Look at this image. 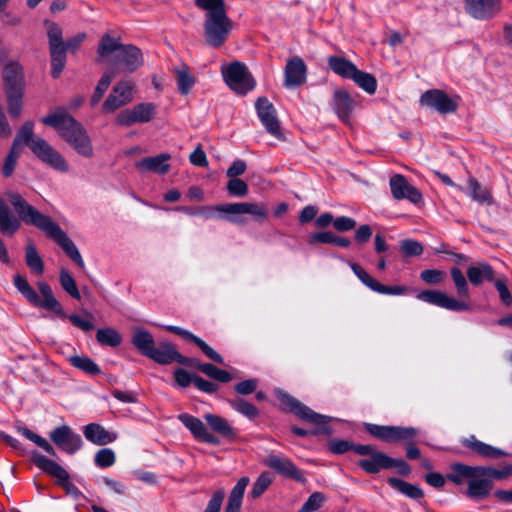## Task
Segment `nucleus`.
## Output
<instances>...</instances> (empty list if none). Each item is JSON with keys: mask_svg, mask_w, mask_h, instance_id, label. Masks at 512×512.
<instances>
[{"mask_svg": "<svg viewBox=\"0 0 512 512\" xmlns=\"http://www.w3.org/2000/svg\"><path fill=\"white\" fill-rule=\"evenodd\" d=\"M501 0H465V10L474 19L487 20L501 10Z\"/></svg>", "mask_w": 512, "mask_h": 512, "instance_id": "nucleus-19", "label": "nucleus"}, {"mask_svg": "<svg viewBox=\"0 0 512 512\" xmlns=\"http://www.w3.org/2000/svg\"><path fill=\"white\" fill-rule=\"evenodd\" d=\"M230 405L233 409L246 417L253 418L258 415L257 408L241 398L231 400Z\"/></svg>", "mask_w": 512, "mask_h": 512, "instance_id": "nucleus-53", "label": "nucleus"}, {"mask_svg": "<svg viewBox=\"0 0 512 512\" xmlns=\"http://www.w3.org/2000/svg\"><path fill=\"white\" fill-rule=\"evenodd\" d=\"M84 436L88 441L100 446L112 443L117 439L116 433L110 432L96 423L85 426Z\"/></svg>", "mask_w": 512, "mask_h": 512, "instance_id": "nucleus-29", "label": "nucleus"}, {"mask_svg": "<svg viewBox=\"0 0 512 512\" xmlns=\"http://www.w3.org/2000/svg\"><path fill=\"white\" fill-rule=\"evenodd\" d=\"M225 497L224 490L216 491L209 500L204 512H220Z\"/></svg>", "mask_w": 512, "mask_h": 512, "instance_id": "nucleus-62", "label": "nucleus"}, {"mask_svg": "<svg viewBox=\"0 0 512 512\" xmlns=\"http://www.w3.org/2000/svg\"><path fill=\"white\" fill-rule=\"evenodd\" d=\"M17 430L25 438L32 441L37 446L41 447L48 454H50L51 456H56V452H55L54 448L52 447V445L50 443H48V441L46 439H44L43 437L39 436L38 434H35L34 432H32L30 429H28L26 427H18Z\"/></svg>", "mask_w": 512, "mask_h": 512, "instance_id": "nucleus-47", "label": "nucleus"}, {"mask_svg": "<svg viewBox=\"0 0 512 512\" xmlns=\"http://www.w3.org/2000/svg\"><path fill=\"white\" fill-rule=\"evenodd\" d=\"M135 93L136 85L133 80L123 79L119 81L103 103L104 112L112 113L127 105L134 99Z\"/></svg>", "mask_w": 512, "mask_h": 512, "instance_id": "nucleus-10", "label": "nucleus"}, {"mask_svg": "<svg viewBox=\"0 0 512 512\" xmlns=\"http://www.w3.org/2000/svg\"><path fill=\"white\" fill-rule=\"evenodd\" d=\"M309 242L311 244L316 243V242L332 243V244H335V245L341 246V247H348L350 245L349 239L344 238V237H338L330 231L319 232V233L313 234L310 237Z\"/></svg>", "mask_w": 512, "mask_h": 512, "instance_id": "nucleus-45", "label": "nucleus"}, {"mask_svg": "<svg viewBox=\"0 0 512 512\" xmlns=\"http://www.w3.org/2000/svg\"><path fill=\"white\" fill-rule=\"evenodd\" d=\"M33 154L50 168L66 173L69 171V165L63 155L50 145L45 139L37 138L32 143Z\"/></svg>", "mask_w": 512, "mask_h": 512, "instance_id": "nucleus-9", "label": "nucleus"}, {"mask_svg": "<svg viewBox=\"0 0 512 512\" xmlns=\"http://www.w3.org/2000/svg\"><path fill=\"white\" fill-rule=\"evenodd\" d=\"M23 92L24 91L5 92L7 96L8 112L11 117L17 118L21 115L23 108Z\"/></svg>", "mask_w": 512, "mask_h": 512, "instance_id": "nucleus-48", "label": "nucleus"}, {"mask_svg": "<svg viewBox=\"0 0 512 512\" xmlns=\"http://www.w3.org/2000/svg\"><path fill=\"white\" fill-rule=\"evenodd\" d=\"M174 74L179 91L183 95H187L195 84V79L190 73V69L186 64L174 68Z\"/></svg>", "mask_w": 512, "mask_h": 512, "instance_id": "nucleus-37", "label": "nucleus"}, {"mask_svg": "<svg viewBox=\"0 0 512 512\" xmlns=\"http://www.w3.org/2000/svg\"><path fill=\"white\" fill-rule=\"evenodd\" d=\"M179 336L183 337L186 340L194 342L204 353L205 355L213 360L216 363L223 364L222 356L216 352L212 347H210L207 343H205L201 338L195 336L190 331L181 329Z\"/></svg>", "mask_w": 512, "mask_h": 512, "instance_id": "nucleus-38", "label": "nucleus"}, {"mask_svg": "<svg viewBox=\"0 0 512 512\" xmlns=\"http://www.w3.org/2000/svg\"><path fill=\"white\" fill-rule=\"evenodd\" d=\"M249 214L255 221H263L268 216L267 207L262 203L238 202L221 204V219L233 224H244V215Z\"/></svg>", "mask_w": 512, "mask_h": 512, "instance_id": "nucleus-7", "label": "nucleus"}, {"mask_svg": "<svg viewBox=\"0 0 512 512\" xmlns=\"http://www.w3.org/2000/svg\"><path fill=\"white\" fill-rule=\"evenodd\" d=\"M42 123L53 127L58 135L80 156L91 158L94 149L91 138L83 127L71 115L64 111H57L42 118Z\"/></svg>", "mask_w": 512, "mask_h": 512, "instance_id": "nucleus-5", "label": "nucleus"}, {"mask_svg": "<svg viewBox=\"0 0 512 512\" xmlns=\"http://www.w3.org/2000/svg\"><path fill=\"white\" fill-rule=\"evenodd\" d=\"M115 460V453L109 448L100 449L94 458L95 464L102 468L112 466L115 463Z\"/></svg>", "mask_w": 512, "mask_h": 512, "instance_id": "nucleus-56", "label": "nucleus"}, {"mask_svg": "<svg viewBox=\"0 0 512 512\" xmlns=\"http://www.w3.org/2000/svg\"><path fill=\"white\" fill-rule=\"evenodd\" d=\"M461 442L464 446L470 448L473 452L482 457L498 459L507 455L504 450L486 444L478 440L474 435H471L468 438H464Z\"/></svg>", "mask_w": 512, "mask_h": 512, "instance_id": "nucleus-27", "label": "nucleus"}, {"mask_svg": "<svg viewBox=\"0 0 512 512\" xmlns=\"http://www.w3.org/2000/svg\"><path fill=\"white\" fill-rule=\"evenodd\" d=\"M306 80V65L304 61L295 57L288 60L285 67V81L286 87H297L303 84Z\"/></svg>", "mask_w": 512, "mask_h": 512, "instance_id": "nucleus-24", "label": "nucleus"}, {"mask_svg": "<svg viewBox=\"0 0 512 512\" xmlns=\"http://www.w3.org/2000/svg\"><path fill=\"white\" fill-rule=\"evenodd\" d=\"M450 275L455 285L457 294L460 297H469L468 283L462 271L457 267H453L450 270Z\"/></svg>", "mask_w": 512, "mask_h": 512, "instance_id": "nucleus-50", "label": "nucleus"}, {"mask_svg": "<svg viewBox=\"0 0 512 512\" xmlns=\"http://www.w3.org/2000/svg\"><path fill=\"white\" fill-rule=\"evenodd\" d=\"M197 214L205 219H221V204L199 207L197 208Z\"/></svg>", "mask_w": 512, "mask_h": 512, "instance_id": "nucleus-63", "label": "nucleus"}, {"mask_svg": "<svg viewBox=\"0 0 512 512\" xmlns=\"http://www.w3.org/2000/svg\"><path fill=\"white\" fill-rule=\"evenodd\" d=\"M325 495L321 492L312 493L298 512H314L319 510L324 501Z\"/></svg>", "mask_w": 512, "mask_h": 512, "instance_id": "nucleus-54", "label": "nucleus"}, {"mask_svg": "<svg viewBox=\"0 0 512 512\" xmlns=\"http://www.w3.org/2000/svg\"><path fill=\"white\" fill-rule=\"evenodd\" d=\"M11 205L18 213L19 218L11 215L9 207L0 198V232L6 236H13L21 226V220L33 225L53 239L79 267L84 268L83 258L68 235L49 216L42 214L18 193L8 196Z\"/></svg>", "mask_w": 512, "mask_h": 512, "instance_id": "nucleus-1", "label": "nucleus"}, {"mask_svg": "<svg viewBox=\"0 0 512 512\" xmlns=\"http://www.w3.org/2000/svg\"><path fill=\"white\" fill-rule=\"evenodd\" d=\"M25 262L28 268L36 275H42L44 272V262L39 255L35 245L29 242L25 248Z\"/></svg>", "mask_w": 512, "mask_h": 512, "instance_id": "nucleus-39", "label": "nucleus"}, {"mask_svg": "<svg viewBox=\"0 0 512 512\" xmlns=\"http://www.w3.org/2000/svg\"><path fill=\"white\" fill-rule=\"evenodd\" d=\"M155 114L156 105L151 102H143L122 110L116 116L115 122L120 126L129 127L137 123H147L154 118Z\"/></svg>", "mask_w": 512, "mask_h": 512, "instance_id": "nucleus-11", "label": "nucleus"}, {"mask_svg": "<svg viewBox=\"0 0 512 512\" xmlns=\"http://www.w3.org/2000/svg\"><path fill=\"white\" fill-rule=\"evenodd\" d=\"M249 482L250 479L246 476L238 480L230 492L225 512H240L244 492Z\"/></svg>", "mask_w": 512, "mask_h": 512, "instance_id": "nucleus-33", "label": "nucleus"}, {"mask_svg": "<svg viewBox=\"0 0 512 512\" xmlns=\"http://www.w3.org/2000/svg\"><path fill=\"white\" fill-rule=\"evenodd\" d=\"M421 103L443 114L454 112L457 107V104L440 90L425 92L421 96Z\"/></svg>", "mask_w": 512, "mask_h": 512, "instance_id": "nucleus-22", "label": "nucleus"}, {"mask_svg": "<svg viewBox=\"0 0 512 512\" xmlns=\"http://www.w3.org/2000/svg\"><path fill=\"white\" fill-rule=\"evenodd\" d=\"M197 7L205 11L204 36L213 48L222 46L228 39L233 22L226 12L224 0H194Z\"/></svg>", "mask_w": 512, "mask_h": 512, "instance_id": "nucleus-6", "label": "nucleus"}, {"mask_svg": "<svg viewBox=\"0 0 512 512\" xmlns=\"http://www.w3.org/2000/svg\"><path fill=\"white\" fill-rule=\"evenodd\" d=\"M417 298L429 304L451 310L465 311L469 309V305L463 301L450 297L442 291L426 290L418 294Z\"/></svg>", "mask_w": 512, "mask_h": 512, "instance_id": "nucleus-16", "label": "nucleus"}, {"mask_svg": "<svg viewBox=\"0 0 512 512\" xmlns=\"http://www.w3.org/2000/svg\"><path fill=\"white\" fill-rule=\"evenodd\" d=\"M466 274L470 283L475 286L481 285L484 279L493 281L495 276L492 266L484 261L468 267Z\"/></svg>", "mask_w": 512, "mask_h": 512, "instance_id": "nucleus-31", "label": "nucleus"}, {"mask_svg": "<svg viewBox=\"0 0 512 512\" xmlns=\"http://www.w3.org/2000/svg\"><path fill=\"white\" fill-rule=\"evenodd\" d=\"M205 420L207 421V423L209 424L213 431L219 433L223 437L227 439H233L235 437V432L233 428L224 418L214 414H207L205 415Z\"/></svg>", "mask_w": 512, "mask_h": 512, "instance_id": "nucleus-40", "label": "nucleus"}, {"mask_svg": "<svg viewBox=\"0 0 512 512\" xmlns=\"http://www.w3.org/2000/svg\"><path fill=\"white\" fill-rule=\"evenodd\" d=\"M132 343L146 357H148L155 346L153 336L147 330L141 328H136L134 330Z\"/></svg>", "mask_w": 512, "mask_h": 512, "instance_id": "nucleus-34", "label": "nucleus"}, {"mask_svg": "<svg viewBox=\"0 0 512 512\" xmlns=\"http://www.w3.org/2000/svg\"><path fill=\"white\" fill-rule=\"evenodd\" d=\"M148 358L159 364H170L172 362H178L183 365L192 364V359L183 357L175 350L174 346L168 342H161L157 347L154 346Z\"/></svg>", "mask_w": 512, "mask_h": 512, "instance_id": "nucleus-21", "label": "nucleus"}, {"mask_svg": "<svg viewBox=\"0 0 512 512\" xmlns=\"http://www.w3.org/2000/svg\"><path fill=\"white\" fill-rule=\"evenodd\" d=\"M50 439L56 446L68 454H74L82 445L81 437L74 433L67 425L55 428L50 433Z\"/></svg>", "mask_w": 512, "mask_h": 512, "instance_id": "nucleus-17", "label": "nucleus"}, {"mask_svg": "<svg viewBox=\"0 0 512 512\" xmlns=\"http://www.w3.org/2000/svg\"><path fill=\"white\" fill-rule=\"evenodd\" d=\"M388 483L409 498L419 499L423 496V491L419 486L413 485L401 479L391 477L388 479Z\"/></svg>", "mask_w": 512, "mask_h": 512, "instance_id": "nucleus-41", "label": "nucleus"}, {"mask_svg": "<svg viewBox=\"0 0 512 512\" xmlns=\"http://www.w3.org/2000/svg\"><path fill=\"white\" fill-rule=\"evenodd\" d=\"M467 184V189H464L461 186H459L458 189L466 193L469 197H471L474 201L478 202L479 204H492V196L490 191L487 188L481 186L477 179L469 177Z\"/></svg>", "mask_w": 512, "mask_h": 512, "instance_id": "nucleus-32", "label": "nucleus"}, {"mask_svg": "<svg viewBox=\"0 0 512 512\" xmlns=\"http://www.w3.org/2000/svg\"><path fill=\"white\" fill-rule=\"evenodd\" d=\"M96 339L101 345L117 347L121 344L122 338L117 330L107 327L98 329Z\"/></svg>", "mask_w": 512, "mask_h": 512, "instance_id": "nucleus-44", "label": "nucleus"}, {"mask_svg": "<svg viewBox=\"0 0 512 512\" xmlns=\"http://www.w3.org/2000/svg\"><path fill=\"white\" fill-rule=\"evenodd\" d=\"M355 102L345 90H336L334 93V110L338 117L347 122L354 109Z\"/></svg>", "mask_w": 512, "mask_h": 512, "instance_id": "nucleus-30", "label": "nucleus"}, {"mask_svg": "<svg viewBox=\"0 0 512 512\" xmlns=\"http://www.w3.org/2000/svg\"><path fill=\"white\" fill-rule=\"evenodd\" d=\"M96 63L111 64L118 71L132 73L144 64L142 51L132 44H121L118 39L104 34L97 48Z\"/></svg>", "mask_w": 512, "mask_h": 512, "instance_id": "nucleus-4", "label": "nucleus"}, {"mask_svg": "<svg viewBox=\"0 0 512 512\" xmlns=\"http://www.w3.org/2000/svg\"><path fill=\"white\" fill-rule=\"evenodd\" d=\"M420 278L427 284H439L446 278V273L437 269H426L420 274Z\"/></svg>", "mask_w": 512, "mask_h": 512, "instance_id": "nucleus-59", "label": "nucleus"}, {"mask_svg": "<svg viewBox=\"0 0 512 512\" xmlns=\"http://www.w3.org/2000/svg\"><path fill=\"white\" fill-rule=\"evenodd\" d=\"M392 196L396 200L407 199L413 204H418L422 200L420 191L411 185L401 174H395L389 181Z\"/></svg>", "mask_w": 512, "mask_h": 512, "instance_id": "nucleus-18", "label": "nucleus"}, {"mask_svg": "<svg viewBox=\"0 0 512 512\" xmlns=\"http://www.w3.org/2000/svg\"><path fill=\"white\" fill-rule=\"evenodd\" d=\"M20 155H21V147L12 145L8 155L5 158L4 164H3L2 172H3L4 176L9 177L12 175V173L15 169L17 160L20 157Z\"/></svg>", "mask_w": 512, "mask_h": 512, "instance_id": "nucleus-52", "label": "nucleus"}, {"mask_svg": "<svg viewBox=\"0 0 512 512\" xmlns=\"http://www.w3.org/2000/svg\"><path fill=\"white\" fill-rule=\"evenodd\" d=\"M60 284L62 288L73 298L79 300L81 298L80 292L77 288L76 282L71 274L66 269L60 271Z\"/></svg>", "mask_w": 512, "mask_h": 512, "instance_id": "nucleus-51", "label": "nucleus"}, {"mask_svg": "<svg viewBox=\"0 0 512 512\" xmlns=\"http://www.w3.org/2000/svg\"><path fill=\"white\" fill-rule=\"evenodd\" d=\"M32 461L42 471L55 478L56 482L63 486L69 493L74 492L76 488L69 482L68 472L58 463L36 452L32 454Z\"/></svg>", "mask_w": 512, "mask_h": 512, "instance_id": "nucleus-15", "label": "nucleus"}, {"mask_svg": "<svg viewBox=\"0 0 512 512\" xmlns=\"http://www.w3.org/2000/svg\"><path fill=\"white\" fill-rule=\"evenodd\" d=\"M350 267L365 286L377 293L385 295H404L407 292V288L404 286H386L381 284L356 263L350 264Z\"/></svg>", "mask_w": 512, "mask_h": 512, "instance_id": "nucleus-20", "label": "nucleus"}, {"mask_svg": "<svg viewBox=\"0 0 512 512\" xmlns=\"http://www.w3.org/2000/svg\"><path fill=\"white\" fill-rule=\"evenodd\" d=\"M395 459L386 454L374 451L369 458L361 459L358 465L367 473H378L383 468H392Z\"/></svg>", "mask_w": 512, "mask_h": 512, "instance_id": "nucleus-28", "label": "nucleus"}, {"mask_svg": "<svg viewBox=\"0 0 512 512\" xmlns=\"http://www.w3.org/2000/svg\"><path fill=\"white\" fill-rule=\"evenodd\" d=\"M51 58V75L58 78L66 65V47L65 45L49 47Z\"/></svg>", "mask_w": 512, "mask_h": 512, "instance_id": "nucleus-36", "label": "nucleus"}, {"mask_svg": "<svg viewBox=\"0 0 512 512\" xmlns=\"http://www.w3.org/2000/svg\"><path fill=\"white\" fill-rule=\"evenodd\" d=\"M222 75L230 89L238 94H246L255 87V81L247 67L238 61L222 68Z\"/></svg>", "mask_w": 512, "mask_h": 512, "instance_id": "nucleus-8", "label": "nucleus"}, {"mask_svg": "<svg viewBox=\"0 0 512 512\" xmlns=\"http://www.w3.org/2000/svg\"><path fill=\"white\" fill-rule=\"evenodd\" d=\"M495 287L499 292V296L503 304L509 306L512 304V295L506 285V281L504 279H498L495 282Z\"/></svg>", "mask_w": 512, "mask_h": 512, "instance_id": "nucleus-64", "label": "nucleus"}, {"mask_svg": "<svg viewBox=\"0 0 512 512\" xmlns=\"http://www.w3.org/2000/svg\"><path fill=\"white\" fill-rule=\"evenodd\" d=\"M255 108L257 116L265 127L266 131L278 140H284L280 127V121L274 105L265 97L256 100Z\"/></svg>", "mask_w": 512, "mask_h": 512, "instance_id": "nucleus-12", "label": "nucleus"}, {"mask_svg": "<svg viewBox=\"0 0 512 512\" xmlns=\"http://www.w3.org/2000/svg\"><path fill=\"white\" fill-rule=\"evenodd\" d=\"M367 431L376 438L385 442H394V426H380L376 424H366Z\"/></svg>", "mask_w": 512, "mask_h": 512, "instance_id": "nucleus-49", "label": "nucleus"}, {"mask_svg": "<svg viewBox=\"0 0 512 512\" xmlns=\"http://www.w3.org/2000/svg\"><path fill=\"white\" fill-rule=\"evenodd\" d=\"M13 284L17 291L34 307L42 308L48 311H52L61 317H67L62 305L56 299L53 291L49 284L45 281L37 282V289L39 293L29 284L27 279L21 274H16L13 277ZM84 314L88 317L84 319L77 314H71L68 319L77 328L84 332H89L94 328L92 322V314L88 311H84Z\"/></svg>", "mask_w": 512, "mask_h": 512, "instance_id": "nucleus-3", "label": "nucleus"}, {"mask_svg": "<svg viewBox=\"0 0 512 512\" xmlns=\"http://www.w3.org/2000/svg\"><path fill=\"white\" fill-rule=\"evenodd\" d=\"M272 483V477L269 473H262L254 482L252 490H251V497L256 499L259 498L265 490L270 486Z\"/></svg>", "mask_w": 512, "mask_h": 512, "instance_id": "nucleus-55", "label": "nucleus"}, {"mask_svg": "<svg viewBox=\"0 0 512 512\" xmlns=\"http://www.w3.org/2000/svg\"><path fill=\"white\" fill-rule=\"evenodd\" d=\"M400 248L406 257L419 256L423 253L422 244L413 239H405L401 241Z\"/></svg>", "mask_w": 512, "mask_h": 512, "instance_id": "nucleus-57", "label": "nucleus"}, {"mask_svg": "<svg viewBox=\"0 0 512 512\" xmlns=\"http://www.w3.org/2000/svg\"><path fill=\"white\" fill-rule=\"evenodd\" d=\"M350 79H352L360 88H362L368 94H373L377 89V81L375 77L359 69L355 71V73L352 75Z\"/></svg>", "mask_w": 512, "mask_h": 512, "instance_id": "nucleus-42", "label": "nucleus"}, {"mask_svg": "<svg viewBox=\"0 0 512 512\" xmlns=\"http://www.w3.org/2000/svg\"><path fill=\"white\" fill-rule=\"evenodd\" d=\"M512 476V464L497 469L491 466H471L462 463L451 465L448 480L456 485L467 481L466 495L473 500L487 498L493 488V480H504Z\"/></svg>", "mask_w": 512, "mask_h": 512, "instance_id": "nucleus-2", "label": "nucleus"}, {"mask_svg": "<svg viewBox=\"0 0 512 512\" xmlns=\"http://www.w3.org/2000/svg\"><path fill=\"white\" fill-rule=\"evenodd\" d=\"M394 442L409 441L417 435V429L413 427L394 426Z\"/></svg>", "mask_w": 512, "mask_h": 512, "instance_id": "nucleus-61", "label": "nucleus"}, {"mask_svg": "<svg viewBox=\"0 0 512 512\" xmlns=\"http://www.w3.org/2000/svg\"><path fill=\"white\" fill-rule=\"evenodd\" d=\"M5 92L24 91L23 68L18 63H10L3 70Z\"/></svg>", "mask_w": 512, "mask_h": 512, "instance_id": "nucleus-26", "label": "nucleus"}, {"mask_svg": "<svg viewBox=\"0 0 512 512\" xmlns=\"http://www.w3.org/2000/svg\"><path fill=\"white\" fill-rule=\"evenodd\" d=\"M227 191L232 196L243 197L248 193V185L239 178H230L227 183Z\"/></svg>", "mask_w": 512, "mask_h": 512, "instance_id": "nucleus-58", "label": "nucleus"}, {"mask_svg": "<svg viewBox=\"0 0 512 512\" xmlns=\"http://www.w3.org/2000/svg\"><path fill=\"white\" fill-rule=\"evenodd\" d=\"M171 156L167 153H162L153 157L143 158L135 163L137 170L141 173L154 172L157 174H165L170 169Z\"/></svg>", "mask_w": 512, "mask_h": 512, "instance_id": "nucleus-25", "label": "nucleus"}, {"mask_svg": "<svg viewBox=\"0 0 512 512\" xmlns=\"http://www.w3.org/2000/svg\"><path fill=\"white\" fill-rule=\"evenodd\" d=\"M178 418L196 439L214 445L219 444V440L207 430L199 418L189 414H181Z\"/></svg>", "mask_w": 512, "mask_h": 512, "instance_id": "nucleus-23", "label": "nucleus"}, {"mask_svg": "<svg viewBox=\"0 0 512 512\" xmlns=\"http://www.w3.org/2000/svg\"><path fill=\"white\" fill-rule=\"evenodd\" d=\"M33 129L34 125L31 121L25 122L21 129L18 131L13 141V145L20 147L21 144H26L32 150L33 141L37 138H40L39 136L34 135Z\"/></svg>", "mask_w": 512, "mask_h": 512, "instance_id": "nucleus-43", "label": "nucleus"}, {"mask_svg": "<svg viewBox=\"0 0 512 512\" xmlns=\"http://www.w3.org/2000/svg\"><path fill=\"white\" fill-rule=\"evenodd\" d=\"M329 68L337 75L350 79L357 67L344 57L331 56L328 58Z\"/></svg>", "mask_w": 512, "mask_h": 512, "instance_id": "nucleus-35", "label": "nucleus"}, {"mask_svg": "<svg viewBox=\"0 0 512 512\" xmlns=\"http://www.w3.org/2000/svg\"><path fill=\"white\" fill-rule=\"evenodd\" d=\"M263 464L283 477L291 478L301 483L306 480L303 473L287 456L271 453L264 458Z\"/></svg>", "mask_w": 512, "mask_h": 512, "instance_id": "nucleus-14", "label": "nucleus"}, {"mask_svg": "<svg viewBox=\"0 0 512 512\" xmlns=\"http://www.w3.org/2000/svg\"><path fill=\"white\" fill-rule=\"evenodd\" d=\"M49 47L64 45L62 39V29L56 23H50L48 26Z\"/></svg>", "mask_w": 512, "mask_h": 512, "instance_id": "nucleus-60", "label": "nucleus"}, {"mask_svg": "<svg viewBox=\"0 0 512 512\" xmlns=\"http://www.w3.org/2000/svg\"><path fill=\"white\" fill-rule=\"evenodd\" d=\"M70 363L77 369L84 371L91 375H96L101 372L99 366L89 357L71 356Z\"/></svg>", "mask_w": 512, "mask_h": 512, "instance_id": "nucleus-46", "label": "nucleus"}, {"mask_svg": "<svg viewBox=\"0 0 512 512\" xmlns=\"http://www.w3.org/2000/svg\"><path fill=\"white\" fill-rule=\"evenodd\" d=\"M277 398L281 401L282 404L286 405L297 414L301 419L310 422L315 425H323L326 424L331 418L322 414H318L310 409L308 406L299 402L297 399L288 395L287 393L277 390L276 391Z\"/></svg>", "mask_w": 512, "mask_h": 512, "instance_id": "nucleus-13", "label": "nucleus"}]
</instances>
